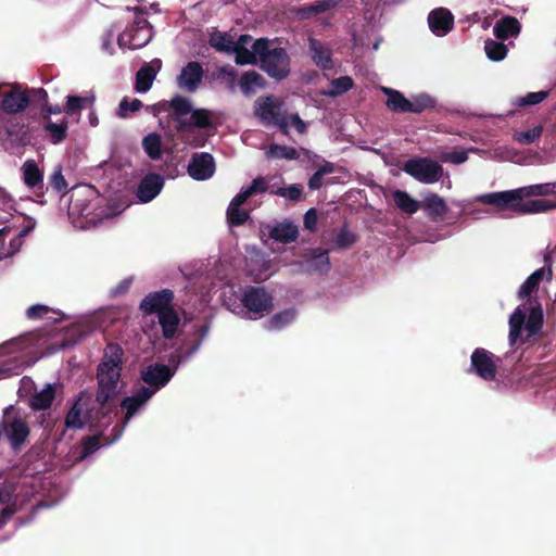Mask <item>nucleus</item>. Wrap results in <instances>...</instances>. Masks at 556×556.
<instances>
[{
    "label": "nucleus",
    "mask_w": 556,
    "mask_h": 556,
    "mask_svg": "<svg viewBox=\"0 0 556 556\" xmlns=\"http://www.w3.org/2000/svg\"><path fill=\"white\" fill-rule=\"evenodd\" d=\"M250 218V213L238 206H228L227 222L232 227L242 226Z\"/></svg>",
    "instance_id": "50"
},
{
    "label": "nucleus",
    "mask_w": 556,
    "mask_h": 556,
    "mask_svg": "<svg viewBox=\"0 0 556 556\" xmlns=\"http://www.w3.org/2000/svg\"><path fill=\"white\" fill-rule=\"evenodd\" d=\"M307 269L313 273L326 274L330 269V261L327 250H314L306 260Z\"/></svg>",
    "instance_id": "32"
},
{
    "label": "nucleus",
    "mask_w": 556,
    "mask_h": 556,
    "mask_svg": "<svg viewBox=\"0 0 556 556\" xmlns=\"http://www.w3.org/2000/svg\"><path fill=\"white\" fill-rule=\"evenodd\" d=\"M248 191L250 192L251 197L257 194V193H264L269 192L270 190H275L274 186L268 185L266 179L264 177H256L252 180L251 185L247 187Z\"/></svg>",
    "instance_id": "54"
},
{
    "label": "nucleus",
    "mask_w": 556,
    "mask_h": 556,
    "mask_svg": "<svg viewBox=\"0 0 556 556\" xmlns=\"http://www.w3.org/2000/svg\"><path fill=\"white\" fill-rule=\"evenodd\" d=\"M231 53L235 54V61L238 65L256 64L258 59V53L255 51V41L252 45V50L248 49L247 47L233 46Z\"/></svg>",
    "instance_id": "43"
},
{
    "label": "nucleus",
    "mask_w": 556,
    "mask_h": 556,
    "mask_svg": "<svg viewBox=\"0 0 556 556\" xmlns=\"http://www.w3.org/2000/svg\"><path fill=\"white\" fill-rule=\"evenodd\" d=\"M268 237L279 243L289 244L298 240L299 228L290 220L277 222L267 225Z\"/></svg>",
    "instance_id": "20"
},
{
    "label": "nucleus",
    "mask_w": 556,
    "mask_h": 556,
    "mask_svg": "<svg viewBox=\"0 0 556 556\" xmlns=\"http://www.w3.org/2000/svg\"><path fill=\"white\" fill-rule=\"evenodd\" d=\"M270 41L267 38L255 40V51L258 53L261 68L276 80H283L290 74V56L285 48H269Z\"/></svg>",
    "instance_id": "2"
},
{
    "label": "nucleus",
    "mask_w": 556,
    "mask_h": 556,
    "mask_svg": "<svg viewBox=\"0 0 556 556\" xmlns=\"http://www.w3.org/2000/svg\"><path fill=\"white\" fill-rule=\"evenodd\" d=\"M154 395V391L150 388L140 387V389L131 396L122 400L119 406L125 410L124 422L127 424L132 416L142 408L148 401Z\"/></svg>",
    "instance_id": "19"
},
{
    "label": "nucleus",
    "mask_w": 556,
    "mask_h": 556,
    "mask_svg": "<svg viewBox=\"0 0 556 556\" xmlns=\"http://www.w3.org/2000/svg\"><path fill=\"white\" fill-rule=\"evenodd\" d=\"M323 175L316 170L308 179L307 186L311 190H318L323 186Z\"/></svg>",
    "instance_id": "64"
},
{
    "label": "nucleus",
    "mask_w": 556,
    "mask_h": 556,
    "mask_svg": "<svg viewBox=\"0 0 556 556\" xmlns=\"http://www.w3.org/2000/svg\"><path fill=\"white\" fill-rule=\"evenodd\" d=\"M265 154L267 159L298 160L300 157L295 148L277 143L269 144Z\"/></svg>",
    "instance_id": "41"
},
{
    "label": "nucleus",
    "mask_w": 556,
    "mask_h": 556,
    "mask_svg": "<svg viewBox=\"0 0 556 556\" xmlns=\"http://www.w3.org/2000/svg\"><path fill=\"white\" fill-rule=\"evenodd\" d=\"M153 37V27L150 22L141 16H137L131 25H129L117 38L121 48H129L131 50L140 49L147 46Z\"/></svg>",
    "instance_id": "6"
},
{
    "label": "nucleus",
    "mask_w": 556,
    "mask_h": 556,
    "mask_svg": "<svg viewBox=\"0 0 556 556\" xmlns=\"http://www.w3.org/2000/svg\"><path fill=\"white\" fill-rule=\"evenodd\" d=\"M544 276V269L540 268L533 271L520 286L518 291V298L523 300L526 298H530L531 293L538 290L540 282L542 281Z\"/></svg>",
    "instance_id": "40"
},
{
    "label": "nucleus",
    "mask_w": 556,
    "mask_h": 556,
    "mask_svg": "<svg viewBox=\"0 0 556 556\" xmlns=\"http://www.w3.org/2000/svg\"><path fill=\"white\" fill-rule=\"evenodd\" d=\"M174 298V292L170 289L150 292L141 300L139 309L143 315H159L173 307Z\"/></svg>",
    "instance_id": "13"
},
{
    "label": "nucleus",
    "mask_w": 556,
    "mask_h": 556,
    "mask_svg": "<svg viewBox=\"0 0 556 556\" xmlns=\"http://www.w3.org/2000/svg\"><path fill=\"white\" fill-rule=\"evenodd\" d=\"M402 169L421 184L438 182L443 176L442 165L430 157H413L407 160Z\"/></svg>",
    "instance_id": "5"
},
{
    "label": "nucleus",
    "mask_w": 556,
    "mask_h": 556,
    "mask_svg": "<svg viewBox=\"0 0 556 556\" xmlns=\"http://www.w3.org/2000/svg\"><path fill=\"white\" fill-rule=\"evenodd\" d=\"M102 434L87 435L81 440L79 459H85L100 448Z\"/></svg>",
    "instance_id": "48"
},
{
    "label": "nucleus",
    "mask_w": 556,
    "mask_h": 556,
    "mask_svg": "<svg viewBox=\"0 0 556 556\" xmlns=\"http://www.w3.org/2000/svg\"><path fill=\"white\" fill-rule=\"evenodd\" d=\"M548 97V91L529 92L517 102L520 106L535 105Z\"/></svg>",
    "instance_id": "55"
},
{
    "label": "nucleus",
    "mask_w": 556,
    "mask_h": 556,
    "mask_svg": "<svg viewBox=\"0 0 556 556\" xmlns=\"http://www.w3.org/2000/svg\"><path fill=\"white\" fill-rule=\"evenodd\" d=\"M215 173V161L207 152L194 153L188 164V174L195 180H205Z\"/></svg>",
    "instance_id": "16"
},
{
    "label": "nucleus",
    "mask_w": 556,
    "mask_h": 556,
    "mask_svg": "<svg viewBox=\"0 0 556 556\" xmlns=\"http://www.w3.org/2000/svg\"><path fill=\"white\" fill-rule=\"evenodd\" d=\"M197 127L200 129H208L213 127L212 112L206 109L192 110L190 118L180 122V130Z\"/></svg>",
    "instance_id": "27"
},
{
    "label": "nucleus",
    "mask_w": 556,
    "mask_h": 556,
    "mask_svg": "<svg viewBox=\"0 0 556 556\" xmlns=\"http://www.w3.org/2000/svg\"><path fill=\"white\" fill-rule=\"evenodd\" d=\"M157 71L150 64H144L139 68L135 79V90L139 93L149 91L156 77Z\"/></svg>",
    "instance_id": "30"
},
{
    "label": "nucleus",
    "mask_w": 556,
    "mask_h": 556,
    "mask_svg": "<svg viewBox=\"0 0 556 556\" xmlns=\"http://www.w3.org/2000/svg\"><path fill=\"white\" fill-rule=\"evenodd\" d=\"M270 193L289 199L291 201H299L303 194V187L300 184H293L289 187H278L275 190H270Z\"/></svg>",
    "instance_id": "49"
},
{
    "label": "nucleus",
    "mask_w": 556,
    "mask_h": 556,
    "mask_svg": "<svg viewBox=\"0 0 556 556\" xmlns=\"http://www.w3.org/2000/svg\"><path fill=\"white\" fill-rule=\"evenodd\" d=\"M169 109L173 111V118L178 123V129L180 130V122L187 121L186 115L191 114L192 105L188 98L182 96H175L168 102Z\"/></svg>",
    "instance_id": "35"
},
{
    "label": "nucleus",
    "mask_w": 556,
    "mask_h": 556,
    "mask_svg": "<svg viewBox=\"0 0 556 556\" xmlns=\"http://www.w3.org/2000/svg\"><path fill=\"white\" fill-rule=\"evenodd\" d=\"M50 312H51L50 307L42 305V304H36V305H31L30 307L27 308L26 316L29 319H38V318H41L42 316L47 315Z\"/></svg>",
    "instance_id": "59"
},
{
    "label": "nucleus",
    "mask_w": 556,
    "mask_h": 556,
    "mask_svg": "<svg viewBox=\"0 0 556 556\" xmlns=\"http://www.w3.org/2000/svg\"><path fill=\"white\" fill-rule=\"evenodd\" d=\"M49 186L59 194L64 195L67 192V181L63 176L61 165L54 167L53 174L49 177Z\"/></svg>",
    "instance_id": "46"
},
{
    "label": "nucleus",
    "mask_w": 556,
    "mask_h": 556,
    "mask_svg": "<svg viewBox=\"0 0 556 556\" xmlns=\"http://www.w3.org/2000/svg\"><path fill=\"white\" fill-rule=\"evenodd\" d=\"M428 23L434 35L445 36L453 28L454 16L447 9L438 8L429 13Z\"/></svg>",
    "instance_id": "22"
},
{
    "label": "nucleus",
    "mask_w": 556,
    "mask_h": 556,
    "mask_svg": "<svg viewBox=\"0 0 556 556\" xmlns=\"http://www.w3.org/2000/svg\"><path fill=\"white\" fill-rule=\"evenodd\" d=\"M542 135V127H534L527 131H521L518 134L517 140L523 144H530L539 139Z\"/></svg>",
    "instance_id": "57"
},
{
    "label": "nucleus",
    "mask_w": 556,
    "mask_h": 556,
    "mask_svg": "<svg viewBox=\"0 0 556 556\" xmlns=\"http://www.w3.org/2000/svg\"><path fill=\"white\" fill-rule=\"evenodd\" d=\"M308 53L313 63L321 71L333 68L332 49L325 42L314 38H308Z\"/></svg>",
    "instance_id": "17"
},
{
    "label": "nucleus",
    "mask_w": 556,
    "mask_h": 556,
    "mask_svg": "<svg viewBox=\"0 0 556 556\" xmlns=\"http://www.w3.org/2000/svg\"><path fill=\"white\" fill-rule=\"evenodd\" d=\"M157 319L163 337L167 340L173 339L176 336L180 324V317L175 307L173 306L172 308L159 314Z\"/></svg>",
    "instance_id": "26"
},
{
    "label": "nucleus",
    "mask_w": 556,
    "mask_h": 556,
    "mask_svg": "<svg viewBox=\"0 0 556 556\" xmlns=\"http://www.w3.org/2000/svg\"><path fill=\"white\" fill-rule=\"evenodd\" d=\"M174 375L175 369L164 364L154 363L141 370L140 378L148 384L147 388H150L155 394L170 381Z\"/></svg>",
    "instance_id": "12"
},
{
    "label": "nucleus",
    "mask_w": 556,
    "mask_h": 556,
    "mask_svg": "<svg viewBox=\"0 0 556 556\" xmlns=\"http://www.w3.org/2000/svg\"><path fill=\"white\" fill-rule=\"evenodd\" d=\"M549 186L546 184L531 185L520 188L522 190V198L531 197H546L549 195Z\"/></svg>",
    "instance_id": "53"
},
{
    "label": "nucleus",
    "mask_w": 556,
    "mask_h": 556,
    "mask_svg": "<svg viewBox=\"0 0 556 556\" xmlns=\"http://www.w3.org/2000/svg\"><path fill=\"white\" fill-rule=\"evenodd\" d=\"M21 170L25 186L33 190L37 197H42L45 193L43 172L39 168L36 161L31 159L26 160Z\"/></svg>",
    "instance_id": "18"
},
{
    "label": "nucleus",
    "mask_w": 556,
    "mask_h": 556,
    "mask_svg": "<svg viewBox=\"0 0 556 556\" xmlns=\"http://www.w3.org/2000/svg\"><path fill=\"white\" fill-rule=\"evenodd\" d=\"M17 489V482L14 478H9L0 473V503L9 504Z\"/></svg>",
    "instance_id": "45"
},
{
    "label": "nucleus",
    "mask_w": 556,
    "mask_h": 556,
    "mask_svg": "<svg viewBox=\"0 0 556 556\" xmlns=\"http://www.w3.org/2000/svg\"><path fill=\"white\" fill-rule=\"evenodd\" d=\"M317 224V211L315 208H309L304 214V227L308 230H314Z\"/></svg>",
    "instance_id": "61"
},
{
    "label": "nucleus",
    "mask_w": 556,
    "mask_h": 556,
    "mask_svg": "<svg viewBox=\"0 0 556 556\" xmlns=\"http://www.w3.org/2000/svg\"><path fill=\"white\" fill-rule=\"evenodd\" d=\"M296 316L294 308H288L273 315L265 325V328L269 331H278L290 325Z\"/></svg>",
    "instance_id": "36"
},
{
    "label": "nucleus",
    "mask_w": 556,
    "mask_h": 556,
    "mask_svg": "<svg viewBox=\"0 0 556 556\" xmlns=\"http://www.w3.org/2000/svg\"><path fill=\"white\" fill-rule=\"evenodd\" d=\"M394 204L399 210L406 214H415L421 207L419 201L410 197V194L404 190H395L392 193Z\"/></svg>",
    "instance_id": "33"
},
{
    "label": "nucleus",
    "mask_w": 556,
    "mask_h": 556,
    "mask_svg": "<svg viewBox=\"0 0 556 556\" xmlns=\"http://www.w3.org/2000/svg\"><path fill=\"white\" fill-rule=\"evenodd\" d=\"M289 127H294L295 131L300 135H304L307 131L306 123L300 117L298 113L288 114Z\"/></svg>",
    "instance_id": "58"
},
{
    "label": "nucleus",
    "mask_w": 556,
    "mask_h": 556,
    "mask_svg": "<svg viewBox=\"0 0 556 556\" xmlns=\"http://www.w3.org/2000/svg\"><path fill=\"white\" fill-rule=\"evenodd\" d=\"M241 303L249 313L255 315L254 318L268 314L274 306L273 296L264 287H247L242 293Z\"/></svg>",
    "instance_id": "9"
},
{
    "label": "nucleus",
    "mask_w": 556,
    "mask_h": 556,
    "mask_svg": "<svg viewBox=\"0 0 556 556\" xmlns=\"http://www.w3.org/2000/svg\"><path fill=\"white\" fill-rule=\"evenodd\" d=\"M55 399V386L47 383L45 388L36 392L29 400V406L33 410L49 409Z\"/></svg>",
    "instance_id": "28"
},
{
    "label": "nucleus",
    "mask_w": 556,
    "mask_h": 556,
    "mask_svg": "<svg viewBox=\"0 0 556 556\" xmlns=\"http://www.w3.org/2000/svg\"><path fill=\"white\" fill-rule=\"evenodd\" d=\"M520 30L521 24L514 16L502 17L493 27V34L500 40H507L511 37H517L520 34Z\"/></svg>",
    "instance_id": "25"
},
{
    "label": "nucleus",
    "mask_w": 556,
    "mask_h": 556,
    "mask_svg": "<svg viewBox=\"0 0 556 556\" xmlns=\"http://www.w3.org/2000/svg\"><path fill=\"white\" fill-rule=\"evenodd\" d=\"M500 361V357H495L490 351L477 348L470 356V368L468 371L485 381H493L497 374L496 362Z\"/></svg>",
    "instance_id": "10"
},
{
    "label": "nucleus",
    "mask_w": 556,
    "mask_h": 556,
    "mask_svg": "<svg viewBox=\"0 0 556 556\" xmlns=\"http://www.w3.org/2000/svg\"><path fill=\"white\" fill-rule=\"evenodd\" d=\"M123 355L124 351L119 345L109 343L97 368L96 396L93 397L86 392L90 430L106 427L111 424V415L116 409L115 399L118 394Z\"/></svg>",
    "instance_id": "1"
},
{
    "label": "nucleus",
    "mask_w": 556,
    "mask_h": 556,
    "mask_svg": "<svg viewBox=\"0 0 556 556\" xmlns=\"http://www.w3.org/2000/svg\"><path fill=\"white\" fill-rule=\"evenodd\" d=\"M332 89L327 92L330 97H338L351 90L354 81L350 76H341L331 81Z\"/></svg>",
    "instance_id": "47"
},
{
    "label": "nucleus",
    "mask_w": 556,
    "mask_h": 556,
    "mask_svg": "<svg viewBox=\"0 0 556 556\" xmlns=\"http://www.w3.org/2000/svg\"><path fill=\"white\" fill-rule=\"evenodd\" d=\"M163 186V177L159 174L150 173L141 179L137 188V198L142 203H148L161 192Z\"/></svg>",
    "instance_id": "21"
},
{
    "label": "nucleus",
    "mask_w": 556,
    "mask_h": 556,
    "mask_svg": "<svg viewBox=\"0 0 556 556\" xmlns=\"http://www.w3.org/2000/svg\"><path fill=\"white\" fill-rule=\"evenodd\" d=\"M2 421L5 427L4 433L10 445L12 448L18 450L24 445L30 432L26 420L10 405L3 410Z\"/></svg>",
    "instance_id": "7"
},
{
    "label": "nucleus",
    "mask_w": 556,
    "mask_h": 556,
    "mask_svg": "<svg viewBox=\"0 0 556 556\" xmlns=\"http://www.w3.org/2000/svg\"><path fill=\"white\" fill-rule=\"evenodd\" d=\"M96 193L97 191L92 186L74 189L71 194L70 206L81 215H88L91 212L88 202L96 197Z\"/></svg>",
    "instance_id": "24"
},
{
    "label": "nucleus",
    "mask_w": 556,
    "mask_h": 556,
    "mask_svg": "<svg viewBox=\"0 0 556 556\" xmlns=\"http://www.w3.org/2000/svg\"><path fill=\"white\" fill-rule=\"evenodd\" d=\"M142 149L151 160H153V161L160 160L162 157L161 136L156 132H151V134L147 135L146 137H143Z\"/></svg>",
    "instance_id": "37"
},
{
    "label": "nucleus",
    "mask_w": 556,
    "mask_h": 556,
    "mask_svg": "<svg viewBox=\"0 0 556 556\" xmlns=\"http://www.w3.org/2000/svg\"><path fill=\"white\" fill-rule=\"evenodd\" d=\"M112 39H113V31L112 29H108L103 33L102 37H101V48L103 51H106L109 52L110 54L113 53V48H112Z\"/></svg>",
    "instance_id": "62"
},
{
    "label": "nucleus",
    "mask_w": 556,
    "mask_h": 556,
    "mask_svg": "<svg viewBox=\"0 0 556 556\" xmlns=\"http://www.w3.org/2000/svg\"><path fill=\"white\" fill-rule=\"evenodd\" d=\"M43 119H46L43 129L46 132H48L50 142L53 144L62 142L67 135V119L63 118L61 123H54L48 116H43Z\"/></svg>",
    "instance_id": "34"
},
{
    "label": "nucleus",
    "mask_w": 556,
    "mask_h": 556,
    "mask_svg": "<svg viewBox=\"0 0 556 556\" xmlns=\"http://www.w3.org/2000/svg\"><path fill=\"white\" fill-rule=\"evenodd\" d=\"M382 90L388 97L386 105L395 113L420 114L427 110L434 109L437 105V100L427 93H420L412 97V99H407L395 89L383 88Z\"/></svg>",
    "instance_id": "4"
},
{
    "label": "nucleus",
    "mask_w": 556,
    "mask_h": 556,
    "mask_svg": "<svg viewBox=\"0 0 556 556\" xmlns=\"http://www.w3.org/2000/svg\"><path fill=\"white\" fill-rule=\"evenodd\" d=\"M544 316L540 304L532 306L529 311L528 318L525 323L526 330L529 336L538 334L543 327Z\"/></svg>",
    "instance_id": "38"
},
{
    "label": "nucleus",
    "mask_w": 556,
    "mask_h": 556,
    "mask_svg": "<svg viewBox=\"0 0 556 556\" xmlns=\"http://www.w3.org/2000/svg\"><path fill=\"white\" fill-rule=\"evenodd\" d=\"M282 108V100L273 94L260 97L254 104V114L264 126L277 127L282 135L289 136L288 113Z\"/></svg>",
    "instance_id": "3"
},
{
    "label": "nucleus",
    "mask_w": 556,
    "mask_h": 556,
    "mask_svg": "<svg viewBox=\"0 0 556 556\" xmlns=\"http://www.w3.org/2000/svg\"><path fill=\"white\" fill-rule=\"evenodd\" d=\"M484 50L486 56L494 62L504 60L508 52L507 46L505 43L492 39L485 40Z\"/></svg>",
    "instance_id": "44"
},
{
    "label": "nucleus",
    "mask_w": 556,
    "mask_h": 556,
    "mask_svg": "<svg viewBox=\"0 0 556 556\" xmlns=\"http://www.w3.org/2000/svg\"><path fill=\"white\" fill-rule=\"evenodd\" d=\"M251 198L250 192L247 188H242L240 192L231 200L230 206H238L240 207L242 204L247 202V200Z\"/></svg>",
    "instance_id": "63"
},
{
    "label": "nucleus",
    "mask_w": 556,
    "mask_h": 556,
    "mask_svg": "<svg viewBox=\"0 0 556 556\" xmlns=\"http://www.w3.org/2000/svg\"><path fill=\"white\" fill-rule=\"evenodd\" d=\"M210 46L218 52L231 53L233 50V40L227 33L215 31L208 40Z\"/></svg>",
    "instance_id": "42"
},
{
    "label": "nucleus",
    "mask_w": 556,
    "mask_h": 556,
    "mask_svg": "<svg viewBox=\"0 0 556 556\" xmlns=\"http://www.w3.org/2000/svg\"><path fill=\"white\" fill-rule=\"evenodd\" d=\"M338 4V0H316L313 3L300 7L298 9V14L302 18H309L314 15L334 9Z\"/></svg>",
    "instance_id": "31"
},
{
    "label": "nucleus",
    "mask_w": 556,
    "mask_h": 556,
    "mask_svg": "<svg viewBox=\"0 0 556 556\" xmlns=\"http://www.w3.org/2000/svg\"><path fill=\"white\" fill-rule=\"evenodd\" d=\"M265 86V78L254 70L243 73L239 80L240 90L244 96H251L255 89H263Z\"/></svg>",
    "instance_id": "29"
},
{
    "label": "nucleus",
    "mask_w": 556,
    "mask_h": 556,
    "mask_svg": "<svg viewBox=\"0 0 556 556\" xmlns=\"http://www.w3.org/2000/svg\"><path fill=\"white\" fill-rule=\"evenodd\" d=\"M356 241L355 235H353L346 226L342 227L339 233L337 235L336 242L339 248L348 249Z\"/></svg>",
    "instance_id": "56"
},
{
    "label": "nucleus",
    "mask_w": 556,
    "mask_h": 556,
    "mask_svg": "<svg viewBox=\"0 0 556 556\" xmlns=\"http://www.w3.org/2000/svg\"><path fill=\"white\" fill-rule=\"evenodd\" d=\"M522 190L520 188L507 191L485 193L479 198V201L495 206L498 210H510L519 213Z\"/></svg>",
    "instance_id": "11"
},
{
    "label": "nucleus",
    "mask_w": 556,
    "mask_h": 556,
    "mask_svg": "<svg viewBox=\"0 0 556 556\" xmlns=\"http://www.w3.org/2000/svg\"><path fill=\"white\" fill-rule=\"evenodd\" d=\"M556 208V201L551 200H530L523 202L520 201L519 214H535L547 212L549 210Z\"/></svg>",
    "instance_id": "39"
},
{
    "label": "nucleus",
    "mask_w": 556,
    "mask_h": 556,
    "mask_svg": "<svg viewBox=\"0 0 556 556\" xmlns=\"http://www.w3.org/2000/svg\"><path fill=\"white\" fill-rule=\"evenodd\" d=\"M526 315L520 307H517L509 317V327H523Z\"/></svg>",
    "instance_id": "60"
},
{
    "label": "nucleus",
    "mask_w": 556,
    "mask_h": 556,
    "mask_svg": "<svg viewBox=\"0 0 556 556\" xmlns=\"http://www.w3.org/2000/svg\"><path fill=\"white\" fill-rule=\"evenodd\" d=\"M87 405L86 391H80L65 416L64 425L66 429L81 430L89 426Z\"/></svg>",
    "instance_id": "14"
},
{
    "label": "nucleus",
    "mask_w": 556,
    "mask_h": 556,
    "mask_svg": "<svg viewBox=\"0 0 556 556\" xmlns=\"http://www.w3.org/2000/svg\"><path fill=\"white\" fill-rule=\"evenodd\" d=\"M87 101L88 98H83L79 96H67L66 104L63 111L66 115L79 113L84 109V105Z\"/></svg>",
    "instance_id": "52"
},
{
    "label": "nucleus",
    "mask_w": 556,
    "mask_h": 556,
    "mask_svg": "<svg viewBox=\"0 0 556 556\" xmlns=\"http://www.w3.org/2000/svg\"><path fill=\"white\" fill-rule=\"evenodd\" d=\"M420 204V208H424L426 215L434 223L443 220L448 212L445 200L434 192H429Z\"/></svg>",
    "instance_id": "23"
},
{
    "label": "nucleus",
    "mask_w": 556,
    "mask_h": 556,
    "mask_svg": "<svg viewBox=\"0 0 556 556\" xmlns=\"http://www.w3.org/2000/svg\"><path fill=\"white\" fill-rule=\"evenodd\" d=\"M204 70L201 63L197 61L188 62L177 76V85L180 89L188 92H194L202 84Z\"/></svg>",
    "instance_id": "15"
},
{
    "label": "nucleus",
    "mask_w": 556,
    "mask_h": 556,
    "mask_svg": "<svg viewBox=\"0 0 556 556\" xmlns=\"http://www.w3.org/2000/svg\"><path fill=\"white\" fill-rule=\"evenodd\" d=\"M0 141L15 147H25L30 142L28 125L22 116L0 118Z\"/></svg>",
    "instance_id": "8"
},
{
    "label": "nucleus",
    "mask_w": 556,
    "mask_h": 556,
    "mask_svg": "<svg viewBox=\"0 0 556 556\" xmlns=\"http://www.w3.org/2000/svg\"><path fill=\"white\" fill-rule=\"evenodd\" d=\"M143 106V103L139 99L128 100L127 97L122 99L118 105L117 116L119 118H128L129 113L138 112Z\"/></svg>",
    "instance_id": "51"
}]
</instances>
